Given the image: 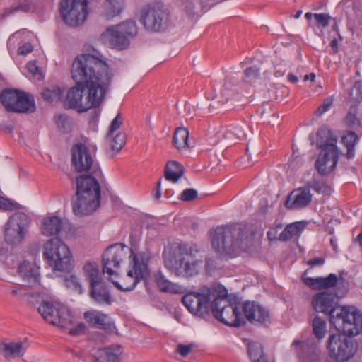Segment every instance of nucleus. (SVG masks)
Returning <instances> with one entry per match:
<instances>
[{
    "label": "nucleus",
    "mask_w": 362,
    "mask_h": 362,
    "mask_svg": "<svg viewBox=\"0 0 362 362\" xmlns=\"http://www.w3.org/2000/svg\"><path fill=\"white\" fill-rule=\"evenodd\" d=\"M71 164L78 173L88 172V176H98L100 170L98 164L93 160L89 149L82 144H75L71 149Z\"/></svg>",
    "instance_id": "nucleus-17"
},
{
    "label": "nucleus",
    "mask_w": 362,
    "mask_h": 362,
    "mask_svg": "<svg viewBox=\"0 0 362 362\" xmlns=\"http://www.w3.org/2000/svg\"><path fill=\"white\" fill-rule=\"evenodd\" d=\"M0 209L7 211H13L18 209V204L13 203L6 198L0 197Z\"/></svg>",
    "instance_id": "nucleus-54"
},
{
    "label": "nucleus",
    "mask_w": 362,
    "mask_h": 362,
    "mask_svg": "<svg viewBox=\"0 0 362 362\" xmlns=\"http://www.w3.org/2000/svg\"><path fill=\"white\" fill-rule=\"evenodd\" d=\"M192 345L179 344L177 348V351L180 354V356L185 357L189 354V352L192 351Z\"/></svg>",
    "instance_id": "nucleus-59"
},
{
    "label": "nucleus",
    "mask_w": 362,
    "mask_h": 362,
    "mask_svg": "<svg viewBox=\"0 0 362 362\" xmlns=\"http://www.w3.org/2000/svg\"><path fill=\"white\" fill-rule=\"evenodd\" d=\"M62 227V219L56 216H46L41 221L40 230L45 236H52L58 234Z\"/></svg>",
    "instance_id": "nucleus-30"
},
{
    "label": "nucleus",
    "mask_w": 362,
    "mask_h": 362,
    "mask_svg": "<svg viewBox=\"0 0 362 362\" xmlns=\"http://www.w3.org/2000/svg\"><path fill=\"white\" fill-rule=\"evenodd\" d=\"M160 186H161V179H160L157 183V187L156 192L154 193L153 196L154 198L157 200H158L160 198L161 193H160Z\"/></svg>",
    "instance_id": "nucleus-64"
},
{
    "label": "nucleus",
    "mask_w": 362,
    "mask_h": 362,
    "mask_svg": "<svg viewBox=\"0 0 362 362\" xmlns=\"http://www.w3.org/2000/svg\"><path fill=\"white\" fill-rule=\"evenodd\" d=\"M71 325H70L68 328H69V334L72 336H78L83 334L86 331V326L83 323L81 322L78 324L76 326L70 328Z\"/></svg>",
    "instance_id": "nucleus-56"
},
{
    "label": "nucleus",
    "mask_w": 362,
    "mask_h": 362,
    "mask_svg": "<svg viewBox=\"0 0 362 362\" xmlns=\"http://www.w3.org/2000/svg\"><path fill=\"white\" fill-rule=\"evenodd\" d=\"M65 285L67 288L80 294L83 293V287L78 278L74 275H70L65 279Z\"/></svg>",
    "instance_id": "nucleus-48"
},
{
    "label": "nucleus",
    "mask_w": 362,
    "mask_h": 362,
    "mask_svg": "<svg viewBox=\"0 0 362 362\" xmlns=\"http://www.w3.org/2000/svg\"><path fill=\"white\" fill-rule=\"evenodd\" d=\"M71 76L76 83L106 95L112 78L105 58L93 54H81L73 61Z\"/></svg>",
    "instance_id": "nucleus-1"
},
{
    "label": "nucleus",
    "mask_w": 362,
    "mask_h": 362,
    "mask_svg": "<svg viewBox=\"0 0 362 362\" xmlns=\"http://www.w3.org/2000/svg\"><path fill=\"white\" fill-rule=\"evenodd\" d=\"M6 290L10 293L12 297H17L21 294L22 290L21 286H10L6 287Z\"/></svg>",
    "instance_id": "nucleus-61"
},
{
    "label": "nucleus",
    "mask_w": 362,
    "mask_h": 362,
    "mask_svg": "<svg viewBox=\"0 0 362 362\" xmlns=\"http://www.w3.org/2000/svg\"><path fill=\"white\" fill-rule=\"evenodd\" d=\"M247 353L252 362H267L262 345L259 342H250L247 345Z\"/></svg>",
    "instance_id": "nucleus-38"
},
{
    "label": "nucleus",
    "mask_w": 362,
    "mask_h": 362,
    "mask_svg": "<svg viewBox=\"0 0 362 362\" xmlns=\"http://www.w3.org/2000/svg\"><path fill=\"white\" fill-rule=\"evenodd\" d=\"M43 255L54 270L65 272L70 269L71 254L68 246L60 238H53L45 242Z\"/></svg>",
    "instance_id": "nucleus-9"
},
{
    "label": "nucleus",
    "mask_w": 362,
    "mask_h": 362,
    "mask_svg": "<svg viewBox=\"0 0 362 362\" xmlns=\"http://www.w3.org/2000/svg\"><path fill=\"white\" fill-rule=\"evenodd\" d=\"M338 161V152L330 153L321 151L316 162L315 168L320 175L330 173L336 167Z\"/></svg>",
    "instance_id": "nucleus-24"
},
{
    "label": "nucleus",
    "mask_w": 362,
    "mask_h": 362,
    "mask_svg": "<svg viewBox=\"0 0 362 362\" xmlns=\"http://www.w3.org/2000/svg\"><path fill=\"white\" fill-rule=\"evenodd\" d=\"M110 139L111 147L113 151L118 152L126 142V135L124 132H118L112 136H107Z\"/></svg>",
    "instance_id": "nucleus-45"
},
{
    "label": "nucleus",
    "mask_w": 362,
    "mask_h": 362,
    "mask_svg": "<svg viewBox=\"0 0 362 362\" xmlns=\"http://www.w3.org/2000/svg\"><path fill=\"white\" fill-rule=\"evenodd\" d=\"M326 322L320 317L316 316L313 320V329L315 336L319 339L325 337Z\"/></svg>",
    "instance_id": "nucleus-44"
},
{
    "label": "nucleus",
    "mask_w": 362,
    "mask_h": 362,
    "mask_svg": "<svg viewBox=\"0 0 362 362\" xmlns=\"http://www.w3.org/2000/svg\"><path fill=\"white\" fill-rule=\"evenodd\" d=\"M24 343L8 342L0 344V354L6 358L22 356L26 349Z\"/></svg>",
    "instance_id": "nucleus-31"
},
{
    "label": "nucleus",
    "mask_w": 362,
    "mask_h": 362,
    "mask_svg": "<svg viewBox=\"0 0 362 362\" xmlns=\"http://www.w3.org/2000/svg\"><path fill=\"white\" fill-rule=\"evenodd\" d=\"M218 293L221 296H226L227 290L221 284H214L211 286H202L197 291L185 294L182 301L186 308L192 314L204 317L211 309V301Z\"/></svg>",
    "instance_id": "nucleus-6"
},
{
    "label": "nucleus",
    "mask_w": 362,
    "mask_h": 362,
    "mask_svg": "<svg viewBox=\"0 0 362 362\" xmlns=\"http://www.w3.org/2000/svg\"><path fill=\"white\" fill-rule=\"evenodd\" d=\"M350 95L356 100L362 96V81H356L350 91Z\"/></svg>",
    "instance_id": "nucleus-55"
},
{
    "label": "nucleus",
    "mask_w": 362,
    "mask_h": 362,
    "mask_svg": "<svg viewBox=\"0 0 362 362\" xmlns=\"http://www.w3.org/2000/svg\"><path fill=\"white\" fill-rule=\"evenodd\" d=\"M123 122V119L120 114H117V115L112 119L108 130V133L107 136H112L115 132L118 130L122 126Z\"/></svg>",
    "instance_id": "nucleus-49"
},
{
    "label": "nucleus",
    "mask_w": 362,
    "mask_h": 362,
    "mask_svg": "<svg viewBox=\"0 0 362 362\" xmlns=\"http://www.w3.org/2000/svg\"><path fill=\"white\" fill-rule=\"evenodd\" d=\"M344 122L346 124L354 129L357 130L358 127H360L361 122L359 119L356 116V110L355 108H351L349 112L347 113L346 116L344 118Z\"/></svg>",
    "instance_id": "nucleus-46"
},
{
    "label": "nucleus",
    "mask_w": 362,
    "mask_h": 362,
    "mask_svg": "<svg viewBox=\"0 0 362 362\" xmlns=\"http://www.w3.org/2000/svg\"><path fill=\"white\" fill-rule=\"evenodd\" d=\"M0 99L6 110L9 112H34L35 105L33 98L28 94L16 90H4Z\"/></svg>",
    "instance_id": "nucleus-15"
},
{
    "label": "nucleus",
    "mask_w": 362,
    "mask_h": 362,
    "mask_svg": "<svg viewBox=\"0 0 362 362\" xmlns=\"http://www.w3.org/2000/svg\"><path fill=\"white\" fill-rule=\"evenodd\" d=\"M325 262V259L323 257H315L310 259L308 262V264L313 267L317 265H322L324 264Z\"/></svg>",
    "instance_id": "nucleus-62"
},
{
    "label": "nucleus",
    "mask_w": 362,
    "mask_h": 362,
    "mask_svg": "<svg viewBox=\"0 0 362 362\" xmlns=\"http://www.w3.org/2000/svg\"><path fill=\"white\" fill-rule=\"evenodd\" d=\"M59 12L63 22L71 28L84 23L88 14L87 0H62Z\"/></svg>",
    "instance_id": "nucleus-12"
},
{
    "label": "nucleus",
    "mask_w": 362,
    "mask_h": 362,
    "mask_svg": "<svg viewBox=\"0 0 362 362\" xmlns=\"http://www.w3.org/2000/svg\"><path fill=\"white\" fill-rule=\"evenodd\" d=\"M105 97V94L100 91L76 83L67 91L65 105L82 112L99 107Z\"/></svg>",
    "instance_id": "nucleus-8"
},
{
    "label": "nucleus",
    "mask_w": 362,
    "mask_h": 362,
    "mask_svg": "<svg viewBox=\"0 0 362 362\" xmlns=\"http://www.w3.org/2000/svg\"><path fill=\"white\" fill-rule=\"evenodd\" d=\"M308 188H311L317 193L329 194L330 187L321 179L320 176H314L313 179L307 183Z\"/></svg>",
    "instance_id": "nucleus-42"
},
{
    "label": "nucleus",
    "mask_w": 362,
    "mask_h": 362,
    "mask_svg": "<svg viewBox=\"0 0 362 362\" xmlns=\"http://www.w3.org/2000/svg\"><path fill=\"white\" fill-rule=\"evenodd\" d=\"M335 293L319 292L312 298V305L318 313L329 314L330 323L341 332L357 335L362 332V314L354 307L337 305Z\"/></svg>",
    "instance_id": "nucleus-2"
},
{
    "label": "nucleus",
    "mask_w": 362,
    "mask_h": 362,
    "mask_svg": "<svg viewBox=\"0 0 362 362\" xmlns=\"http://www.w3.org/2000/svg\"><path fill=\"white\" fill-rule=\"evenodd\" d=\"M226 296H216L211 301V310L214 317L220 322L232 327H238L245 322L241 312V303L230 304Z\"/></svg>",
    "instance_id": "nucleus-10"
},
{
    "label": "nucleus",
    "mask_w": 362,
    "mask_h": 362,
    "mask_svg": "<svg viewBox=\"0 0 362 362\" xmlns=\"http://www.w3.org/2000/svg\"><path fill=\"white\" fill-rule=\"evenodd\" d=\"M303 162L300 157L298 156H294V154L291 156L288 161V166L292 170H297L303 165Z\"/></svg>",
    "instance_id": "nucleus-57"
},
{
    "label": "nucleus",
    "mask_w": 362,
    "mask_h": 362,
    "mask_svg": "<svg viewBox=\"0 0 362 362\" xmlns=\"http://www.w3.org/2000/svg\"><path fill=\"white\" fill-rule=\"evenodd\" d=\"M33 51V46L30 43L27 42L20 47L18 49V53L22 55H26Z\"/></svg>",
    "instance_id": "nucleus-60"
},
{
    "label": "nucleus",
    "mask_w": 362,
    "mask_h": 362,
    "mask_svg": "<svg viewBox=\"0 0 362 362\" xmlns=\"http://www.w3.org/2000/svg\"><path fill=\"white\" fill-rule=\"evenodd\" d=\"M303 280L313 290L334 288V293L337 298L345 296L349 291V282L342 276L337 277L334 274H329L327 277H303Z\"/></svg>",
    "instance_id": "nucleus-16"
},
{
    "label": "nucleus",
    "mask_w": 362,
    "mask_h": 362,
    "mask_svg": "<svg viewBox=\"0 0 362 362\" xmlns=\"http://www.w3.org/2000/svg\"><path fill=\"white\" fill-rule=\"evenodd\" d=\"M82 272L89 286L103 280L98 265L95 262H86L82 267Z\"/></svg>",
    "instance_id": "nucleus-33"
},
{
    "label": "nucleus",
    "mask_w": 362,
    "mask_h": 362,
    "mask_svg": "<svg viewBox=\"0 0 362 362\" xmlns=\"http://www.w3.org/2000/svg\"><path fill=\"white\" fill-rule=\"evenodd\" d=\"M133 255H136L133 250L122 243L110 245L102 257L103 273L107 274L110 276L115 275V269L119 268L127 257L132 259Z\"/></svg>",
    "instance_id": "nucleus-14"
},
{
    "label": "nucleus",
    "mask_w": 362,
    "mask_h": 362,
    "mask_svg": "<svg viewBox=\"0 0 362 362\" xmlns=\"http://www.w3.org/2000/svg\"><path fill=\"white\" fill-rule=\"evenodd\" d=\"M197 197V192L196 189L189 188L185 189L180 195V199L185 202H190Z\"/></svg>",
    "instance_id": "nucleus-52"
},
{
    "label": "nucleus",
    "mask_w": 362,
    "mask_h": 362,
    "mask_svg": "<svg viewBox=\"0 0 362 362\" xmlns=\"http://www.w3.org/2000/svg\"><path fill=\"white\" fill-rule=\"evenodd\" d=\"M77 190L72 197V209L77 216H87L100 206V189L95 177L80 176L76 180Z\"/></svg>",
    "instance_id": "nucleus-5"
},
{
    "label": "nucleus",
    "mask_w": 362,
    "mask_h": 362,
    "mask_svg": "<svg viewBox=\"0 0 362 362\" xmlns=\"http://www.w3.org/2000/svg\"><path fill=\"white\" fill-rule=\"evenodd\" d=\"M116 30L115 25L107 28L100 35V40L112 47L124 49L129 45V41L122 34L116 33Z\"/></svg>",
    "instance_id": "nucleus-23"
},
{
    "label": "nucleus",
    "mask_w": 362,
    "mask_h": 362,
    "mask_svg": "<svg viewBox=\"0 0 362 362\" xmlns=\"http://www.w3.org/2000/svg\"><path fill=\"white\" fill-rule=\"evenodd\" d=\"M154 279L159 290L162 292L180 293L182 292V287L167 279L161 272L154 274Z\"/></svg>",
    "instance_id": "nucleus-32"
},
{
    "label": "nucleus",
    "mask_w": 362,
    "mask_h": 362,
    "mask_svg": "<svg viewBox=\"0 0 362 362\" xmlns=\"http://www.w3.org/2000/svg\"><path fill=\"white\" fill-rule=\"evenodd\" d=\"M18 273L21 277L30 285L39 282V267L35 264L23 261L18 267Z\"/></svg>",
    "instance_id": "nucleus-29"
},
{
    "label": "nucleus",
    "mask_w": 362,
    "mask_h": 362,
    "mask_svg": "<svg viewBox=\"0 0 362 362\" xmlns=\"http://www.w3.org/2000/svg\"><path fill=\"white\" fill-rule=\"evenodd\" d=\"M26 69L32 76L35 77L37 80L42 78V74L35 62H29L26 65Z\"/></svg>",
    "instance_id": "nucleus-51"
},
{
    "label": "nucleus",
    "mask_w": 362,
    "mask_h": 362,
    "mask_svg": "<svg viewBox=\"0 0 362 362\" xmlns=\"http://www.w3.org/2000/svg\"><path fill=\"white\" fill-rule=\"evenodd\" d=\"M194 251L197 252V250L185 243L169 244L163 252L165 268L178 277L188 279L198 275L203 261L194 257Z\"/></svg>",
    "instance_id": "nucleus-3"
},
{
    "label": "nucleus",
    "mask_w": 362,
    "mask_h": 362,
    "mask_svg": "<svg viewBox=\"0 0 362 362\" xmlns=\"http://www.w3.org/2000/svg\"><path fill=\"white\" fill-rule=\"evenodd\" d=\"M84 318L88 323L105 331H111L114 328L108 315L101 312L97 310L85 312Z\"/></svg>",
    "instance_id": "nucleus-27"
},
{
    "label": "nucleus",
    "mask_w": 362,
    "mask_h": 362,
    "mask_svg": "<svg viewBox=\"0 0 362 362\" xmlns=\"http://www.w3.org/2000/svg\"><path fill=\"white\" fill-rule=\"evenodd\" d=\"M241 312L244 319L246 318L251 323L265 324L269 321L268 310L255 302L241 303Z\"/></svg>",
    "instance_id": "nucleus-20"
},
{
    "label": "nucleus",
    "mask_w": 362,
    "mask_h": 362,
    "mask_svg": "<svg viewBox=\"0 0 362 362\" xmlns=\"http://www.w3.org/2000/svg\"><path fill=\"white\" fill-rule=\"evenodd\" d=\"M38 312L45 321L62 328H67L74 322V317L69 309L59 303L43 301Z\"/></svg>",
    "instance_id": "nucleus-13"
},
{
    "label": "nucleus",
    "mask_w": 362,
    "mask_h": 362,
    "mask_svg": "<svg viewBox=\"0 0 362 362\" xmlns=\"http://www.w3.org/2000/svg\"><path fill=\"white\" fill-rule=\"evenodd\" d=\"M122 0H104L103 15L107 18H112L122 12Z\"/></svg>",
    "instance_id": "nucleus-36"
},
{
    "label": "nucleus",
    "mask_w": 362,
    "mask_h": 362,
    "mask_svg": "<svg viewBox=\"0 0 362 362\" xmlns=\"http://www.w3.org/2000/svg\"><path fill=\"white\" fill-rule=\"evenodd\" d=\"M151 256L148 252H142L132 256L130 262L129 269L127 274L122 277L119 281L111 279L110 281L115 286L124 291L133 290L135 286L142 280L146 279L150 274L148 262Z\"/></svg>",
    "instance_id": "nucleus-7"
},
{
    "label": "nucleus",
    "mask_w": 362,
    "mask_h": 362,
    "mask_svg": "<svg viewBox=\"0 0 362 362\" xmlns=\"http://www.w3.org/2000/svg\"><path fill=\"white\" fill-rule=\"evenodd\" d=\"M252 233L245 225L218 227L212 233L213 248L220 254L235 255L248 248Z\"/></svg>",
    "instance_id": "nucleus-4"
},
{
    "label": "nucleus",
    "mask_w": 362,
    "mask_h": 362,
    "mask_svg": "<svg viewBox=\"0 0 362 362\" xmlns=\"http://www.w3.org/2000/svg\"><path fill=\"white\" fill-rule=\"evenodd\" d=\"M333 97H327L324 100L323 103L319 106L317 109L315 114L317 116H320L327 111H328L333 104Z\"/></svg>",
    "instance_id": "nucleus-50"
},
{
    "label": "nucleus",
    "mask_w": 362,
    "mask_h": 362,
    "mask_svg": "<svg viewBox=\"0 0 362 362\" xmlns=\"http://www.w3.org/2000/svg\"><path fill=\"white\" fill-rule=\"evenodd\" d=\"M305 226L302 222H295L286 226L280 233L278 239L282 242H286L293 238L298 237L304 230Z\"/></svg>",
    "instance_id": "nucleus-34"
},
{
    "label": "nucleus",
    "mask_w": 362,
    "mask_h": 362,
    "mask_svg": "<svg viewBox=\"0 0 362 362\" xmlns=\"http://www.w3.org/2000/svg\"><path fill=\"white\" fill-rule=\"evenodd\" d=\"M64 90L58 86H52L44 90L42 96L44 100L48 102L60 100L62 98Z\"/></svg>",
    "instance_id": "nucleus-41"
},
{
    "label": "nucleus",
    "mask_w": 362,
    "mask_h": 362,
    "mask_svg": "<svg viewBox=\"0 0 362 362\" xmlns=\"http://www.w3.org/2000/svg\"><path fill=\"white\" fill-rule=\"evenodd\" d=\"M182 7L185 12L189 15L194 13V5L192 0H183Z\"/></svg>",
    "instance_id": "nucleus-58"
},
{
    "label": "nucleus",
    "mask_w": 362,
    "mask_h": 362,
    "mask_svg": "<svg viewBox=\"0 0 362 362\" xmlns=\"http://www.w3.org/2000/svg\"><path fill=\"white\" fill-rule=\"evenodd\" d=\"M189 132L188 130L184 127H178L175 130L173 136V144L178 148L182 149L188 146Z\"/></svg>",
    "instance_id": "nucleus-39"
},
{
    "label": "nucleus",
    "mask_w": 362,
    "mask_h": 362,
    "mask_svg": "<svg viewBox=\"0 0 362 362\" xmlns=\"http://www.w3.org/2000/svg\"><path fill=\"white\" fill-rule=\"evenodd\" d=\"M30 223L29 216L24 213L18 212L12 215L6 226L5 240L10 244L21 243Z\"/></svg>",
    "instance_id": "nucleus-19"
},
{
    "label": "nucleus",
    "mask_w": 362,
    "mask_h": 362,
    "mask_svg": "<svg viewBox=\"0 0 362 362\" xmlns=\"http://www.w3.org/2000/svg\"><path fill=\"white\" fill-rule=\"evenodd\" d=\"M259 76V69L256 66H251L245 69L243 81L247 83H252Z\"/></svg>",
    "instance_id": "nucleus-47"
},
{
    "label": "nucleus",
    "mask_w": 362,
    "mask_h": 362,
    "mask_svg": "<svg viewBox=\"0 0 362 362\" xmlns=\"http://www.w3.org/2000/svg\"><path fill=\"white\" fill-rule=\"evenodd\" d=\"M90 297L96 303L100 304L110 305L112 303L111 296L106 284L99 281L89 286Z\"/></svg>",
    "instance_id": "nucleus-26"
},
{
    "label": "nucleus",
    "mask_w": 362,
    "mask_h": 362,
    "mask_svg": "<svg viewBox=\"0 0 362 362\" xmlns=\"http://www.w3.org/2000/svg\"><path fill=\"white\" fill-rule=\"evenodd\" d=\"M224 136L226 139L233 141L235 140L244 139L246 136L245 132L242 126L235 125L231 126L225 132Z\"/></svg>",
    "instance_id": "nucleus-43"
},
{
    "label": "nucleus",
    "mask_w": 362,
    "mask_h": 362,
    "mask_svg": "<svg viewBox=\"0 0 362 362\" xmlns=\"http://www.w3.org/2000/svg\"><path fill=\"white\" fill-rule=\"evenodd\" d=\"M317 146L321 151L330 153L337 152L336 136L329 129H321L317 133Z\"/></svg>",
    "instance_id": "nucleus-25"
},
{
    "label": "nucleus",
    "mask_w": 362,
    "mask_h": 362,
    "mask_svg": "<svg viewBox=\"0 0 362 362\" xmlns=\"http://www.w3.org/2000/svg\"><path fill=\"white\" fill-rule=\"evenodd\" d=\"M116 33L122 34L129 41L134 37L138 33L136 24L133 21H125L115 25Z\"/></svg>",
    "instance_id": "nucleus-37"
},
{
    "label": "nucleus",
    "mask_w": 362,
    "mask_h": 362,
    "mask_svg": "<svg viewBox=\"0 0 362 362\" xmlns=\"http://www.w3.org/2000/svg\"><path fill=\"white\" fill-rule=\"evenodd\" d=\"M293 346L296 349L299 357L304 362L315 361L319 358L320 350L313 338L303 342L294 341Z\"/></svg>",
    "instance_id": "nucleus-21"
},
{
    "label": "nucleus",
    "mask_w": 362,
    "mask_h": 362,
    "mask_svg": "<svg viewBox=\"0 0 362 362\" xmlns=\"http://www.w3.org/2000/svg\"><path fill=\"white\" fill-rule=\"evenodd\" d=\"M168 21V11L159 4L144 6L139 11V21L148 31L160 32L165 30Z\"/></svg>",
    "instance_id": "nucleus-11"
},
{
    "label": "nucleus",
    "mask_w": 362,
    "mask_h": 362,
    "mask_svg": "<svg viewBox=\"0 0 362 362\" xmlns=\"http://www.w3.org/2000/svg\"><path fill=\"white\" fill-rule=\"evenodd\" d=\"M332 334L327 341V349L329 356L339 362L349 360L354 354V348L351 339L346 334Z\"/></svg>",
    "instance_id": "nucleus-18"
},
{
    "label": "nucleus",
    "mask_w": 362,
    "mask_h": 362,
    "mask_svg": "<svg viewBox=\"0 0 362 362\" xmlns=\"http://www.w3.org/2000/svg\"><path fill=\"white\" fill-rule=\"evenodd\" d=\"M230 94L227 90H221L220 96L218 97V102L225 103L229 100Z\"/></svg>",
    "instance_id": "nucleus-63"
},
{
    "label": "nucleus",
    "mask_w": 362,
    "mask_h": 362,
    "mask_svg": "<svg viewBox=\"0 0 362 362\" xmlns=\"http://www.w3.org/2000/svg\"><path fill=\"white\" fill-rule=\"evenodd\" d=\"M313 16L317 25L322 28L327 27L331 19V17L327 13H315Z\"/></svg>",
    "instance_id": "nucleus-53"
},
{
    "label": "nucleus",
    "mask_w": 362,
    "mask_h": 362,
    "mask_svg": "<svg viewBox=\"0 0 362 362\" xmlns=\"http://www.w3.org/2000/svg\"><path fill=\"white\" fill-rule=\"evenodd\" d=\"M122 351L119 345L98 349L93 354L95 362H119Z\"/></svg>",
    "instance_id": "nucleus-28"
},
{
    "label": "nucleus",
    "mask_w": 362,
    "mask_h": 362,
    "mask_svg": "<svg viewBox=\"0 0 362 362\" xmlns=\"http://www.w3.org/2000/svg\"><path fill=\"white\" fill-rule=\"evenodd\" d=\"M311 199L312 195L308 189H296L288 196L285 206L291 210L302 209L310 204Z\"/></svg>",
    "instance_id": "nucleus-22"
},
{
    "label": "nucleus",
    "mask_w": 362,
    "mask_h": 362,
    "mask_svg": "<svg viewBox=\"0 0 362 362\" xmlns=\"http://www.w3.org/2000/svg\"><path fill=\"white\" fill-rule=\"evenodd\" d=\"M183 174V167L178 162L173 160L166 164L165 177L167 180L173 183L177 182Z\"/></svg>",
    "instance_id": "nucleus-35"
},
{
    "label": "nucleus",
    "mask_w": 362,
    "mask_h": 362,
    "mask_svg": "<svg viewBox=\"0 0 362 362\" xmlns=\"http://www.w3.org/2000/svg\"><path fill=\"white\" fill-rule=\"evenodd\" d=\"M358 137L356 133L349 132L342 137V142L347 148L346 156L351 158L354 155V146L358 141Z\"/></svg>",
    "instance_id": "nucleus-40"
}]
</instances>
